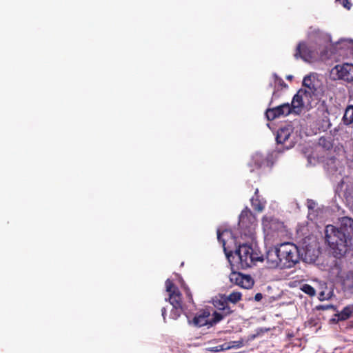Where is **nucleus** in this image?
<instances>
[{"label": "nucleus", "instance_id": "obj_1", "mask_svg": "<svg viewBox=\"0 0 353 353\" xmlns=\"http://www.w3.org/2000/svg\"><path fill=\"white\" fill-rule=\"evenodd\" d=\"M339 221V227L332 225L325 227V240L334 256L341 259L353 252V219L343 216Z\"/></svg>", "mask_w": 353, "mask_h": 353}, {"label": "nucleus", "instance_id": "obj_2", "mask_svg": "<svg viewBox=\"0 0 353 353\" xmlns=\"http://www.w3.org/2000/svg\"><path fill=\"white\" fill-rule=\"evenodd\" d=\"M226 256L232 269L245 270L255 265L257 261H262L263 258L252 246L247 243L240 244L235 252H226Z\"/></svg>", "mask_w": 353, "mask_h": 353}, {"label": "nucleus", "instance_id": "obj_3", "mask_svg": "<svg viewBox=\"0 0 353 353\" xmlns=\"http://www.w3.org/2000/svg\"><path fill=\"white\" fill-rule=\"evenodd\" d=\"M256 225L257 221L255 215L248 207H245L239 217V230L241 238L251 241H254Z\"/></svg>", "mask_w": 353, "mask_h": 353}, {"label": "nucleus", "instance_id": "obj_4", "mask_svg": "<svg viewBox=\"0 0 353 353\" xmlns=\"http://www.w3.org/2000/svg\"><path fill=\"white\" fill-rule=\"evenodd\" d=\"M212 304L218 311L212 313L211 326L218 323L234 312V310L226 299L225 294H219L216 295L212 299Z\"/></svg>", "mask_w": 353, "mask_h": 353}, {"label": "nucleus", "instance_id": "obj_5", "mask_svg": "<svg viewBox=\"0 0 353 353\" xmlns=\"http://www.w3.org/2000/svg\"><path fill=\"white\" fill-rule=\"evenodd\" d=\"M279 253L283 267L291 268L299 261L298 248L292 243H283L278 245Z\"/></svg>", "mask_w": 353, "mask_h": 353}, {"label": "nucleus", "instance_id": "obj_6", "mask_svg": "<svg viewBox=\"0 0 353 353\" xmlns=\"http://www.w3.org/2000/svg\"><path fill=\"white\" fill-rule=\"evenodd\" d=\"M318 54V48L314 43H307L301 41L296 46L294 57L301 58L305 61L310 62Z\"/></svg>", "mask_w": 353, "mask_h": 353}, {"label": "nucleus", "instance_id": "obj_7", "mask_svg": "<svg viewBox=\"0 0 353 353\" xmlns=\"http://www.w3.org/2000/svg\"><path fill=\"white\" fill-rule=\"evenodd\" d=\"M165 290L168 293V301L172 305H183L182 301V294L177 286L173 281L168 279L165 282Z\"/></svg>", "mask_w": 353, "mask_h": 353}, {"label": "nucleus", "instance_id": "obj_8", "mask_svg": "<svg viewBox=\"0 0 353 353\" xmlns=\"http://www.w3.org/2000/svg\"><path fill=\"white\" fill-rule=\"evenodd\" d=\"M230 281L231 283L245 289H250L254 285V280L250 275L243 274L232 269L230 274Z\"/></svg>", "mask_w": 353, "mask_h": 353}, {"label": "nucleus", "instance_id": "obj_9", "mask_svg": "<svg viewBox=\"0 0 353 353\" xmlns=\"http://www.w3.org/2000/svg\"><path fill=\"white\" fill-rule=\"evenodd\" d=\"M292 106L290 103H283L275 108H269L266 110L265 114L268 120L272 121L281 116H287L292 112Z\"/></svg>", "mask_w": 353, "mask_h": 353}, {"label": "nucleus", "instance_id": "obj_10", "mask_svg": "<svg viewBox=\"0 0 353 353\" xmlns=\"http://www.w3.org/2000/svg\"><path fill=\"white\" fill-rule=\"evenodd\" d=\"M265 259L269 268L285 269V268L283 267V263H281L278 246L271 248L268 250Z\"/></svg>", "mask_w": 353, "mask_h": 353}, {"label": "nucleus", "instance_id": "obj_11", "mask_svg": "<svg viewBox=\"0 0 353 353\" xmlns=\"http://www.w3.org/2000/svg\"><path fill=\"white\" fill-rule=\"evenodd\" d=\"M333 70L339 79L346 81H353V65L350 63H344L342 65H336Z\"/></svg>", "mask_w": 353, "mask_h": 353}, {"label": "nucleus", "instance_id": "obj_12", "mask_svg": "<svg viewBox=\"0 0 353 353\" xmlns=\"http://www.w3.org/2000/svg\"><path fill=\"white\" fill-rule=\"evenodd\" d=\"M307 93H309V92L307 91V90L303 89H300L297 92V93L293 97L291 104H290V106H292V110H294V112H296V109H299V110H300V109L303 106V97H309Z\"/></svg>", "mask_w": 353, "mask_h": 353}, {"label": "nucleus", "instance_id": "obj_13", "mask_svg": "<svg viewBox=\"0 0 353 353\" xmlns=\"http://www.w3.org/2000/svg\"><path fill=\"white\" fill-rule=\"evenodd\" d=\"M210 312L208 310H203L201 314H197L193 319V323L196 326L202 327L207 325H210L211 319H209Z\"/></svg>", "mask_w": 353, "mask_h": 353}, {"label": "nucleus", "instance_id": "obj_14", "mask_svg": "<svg viewBox=\"0 0 353 353\" xmlns=\"http://www.w3.org/2000/svg\"><path fill=\"white\" fill-rule=\"evenodd\" d=\"M290 128H280L277 132V135L276 137V142L281 144L285 143L290 138Z\"/></svg>", "mask_w": 353, "mask_h": 353}, {"label": "nucleus", "instance_id": "obj_15", "mask_svg": "<svg viewBox=\"0 0 353 353\" xmlns=\"http://www.w3.org/2000/svg\"><path fill=\"white\" fill-rule=\"evenodd\" d=\"M250 202L254 210L258 212H261L266 204V201L261 197L251 198Z\"/></svg>", "mask_w": 353, "mask_h": 353}, {"label": "nucleus", "instance_id": "obj_16", "mask_svg": "<svg viewBox=\"0 0 353 353\" xmlns=\"http://www.w3.org/2000/svg\"><path fill=\"white\" fill-rule=\"evenodd\" d=\"M353 313V305L345 306L342 311L337 314L339 321H345L348 319Z\"/></svg>", "mask_w": 353, "mask_h": 353}, {"label": "nucleus", "instance_id": "obj_17", "mask_svg": "<svg viewBox=\"0 0 353 353\" xmlns=\"http://www.w3.org/2000/svg\"><path fill=\"white\" fill-rule=\"evenodd\" d=\"M343 121L346 125L353 123V105H349L346 108L343 117Z\"/></svg>", "mask_w": 353, "mask_h": 353}, {"label": "nucleus", "instance_id": "obj_18", "mask_svg": "<svg viewBox=\"0 0 353 353\" xmlns=\"http://www.w3.org/2000/svg\"><path fill=\"white\" fill-rule=\"evenodd\" d=\"M276 223H278L277 220L272 216H264L262 219V225L266 230H274V225Z\"/></svg>", "mask_w": 353, "mask_h": 353}, {"label": "nucleus", "instance_id": "obj_19", "mask_svg": "<svg viewBox=\"0 0 353 353\" xmlns=\"http://www.w3.org/2000/svg\"><path fill=\"white\" fill-rule=\"evenodd\" d=\"M319 145L326 150H330L333 147L332 139L331 137H321L319 139Z\"/></svg>", "mask_w": 353, "mask_h": 353}, {"label": "nucleus", "instance_id": "obj_20", "mask_svg": "<svg viewBox=\"0 0 353 353\" xmlns=\"http://www.w3.org/2000/svg\"><path fill=\"white\" fill-rule=\"evenodd\" d=\"M303 85L306 87L308 89L309 93L307 94L309 97H311V94H314L315 88L314 85L312 81L311 77L310 76H306L304 77L303 80Z\"/></svg>", "mask_w": 353, "mask_h": 353}, {"label": "nucleus", "instance_id": "obj_21", "mask_svg": "<svg viewBox=\"0 0 353 353\" xmlns=\"http://www.w3.org/2000/svg\"><path fill=\"white\" fill-rule=\"evenodd\" d=\"M184 312L183 305H172V309L170 312V318L176 320L181 314Z\"/></svg>", "mask_w": 353, "mask_h": 353}, {"label": "nucleus", "instance_id": "obj_22", "mask_svg": "<svg viewBox=\"0 0 353 353\" xmlns=\"http://www.w3.org/2000/svg\"><path fill=\"white\" fill-rule=\"evenodd\" d=\"M242 299V294L239 292H232L229 295H226V299L230 303L235 305L236 303L240 301Z\"/></svg>", "mask_w": 353, "mask_h": 353}, {"label": "nucleus", "instance_id": "obj_23", "mask_svg": "<svg viewBox=\"0 0 353 353\" xmlns=\"http://www.w3.org/2000/svg\"><path fill=\"white\" fill-rule=\"evenodd\" d=\"M301 290L305 294L309 295L311 297L314 296L316 294L315 289L312 285L307 283L303 284L301 287Z\"/></svg>", "mask_w": 353, "mask_h": 353}, {"label": "nucleus", "instance_id": "obj_24", "mask_svg": "<svg viewBox=\"0 0 353 353\" xmlns=\"http://www.w3.org/2000/svg\"><path fill=\"white\" fill-rule=\"evenodd\" d=\"M181 287L185 292L186 296L188 298V302L190 303H194V300H193V297H192V294L190 291V289L189 288V287L185 284V283L183 281H181Z\"/></svg>", "mask_w": 353, "mask_h": 353}, {"label": "nucleus", "instance_id": "obj_25", "mask_svg": "<svg viewBox=\"0 0 353 353\" xmlns=\"http://www.w3.org/2000/svg\"><path fill=\"white\" fill-rule=\"evenodd\" d=\"M230 350L229 343H225L222 345L210 347L209 349V351L212 352H218L220 351H224V350Z\"/></svg>", "mask_w": 353, "mask_h": 353}, {"label": "nucleus", "instance_id": "obj_26", "mask_svg": "<svg viewBox=\"0 0 353 353\" xmlns=\"http://www.w3.org/2000/svg\"><path fill=\"white\" fill-rule=\"evenodd\" d=\"M263 161L260 159H256L254 160L253 163L250 165L251 167V172H253L255 169H260L262 167Z\"/></svg>", "mask_w": 353, "mask_h": 353}, {"label": "nucleus", "instance_id": "obj_27", "mask_svg": "<svg viewBox=\"0 0 353 353\" xmlns=\"http://www.w3.org/2000/svg\"><path fill=\"white\" fill-rule=\"evenodd\" d=\"M228 343H229L230 349L240 348V347H243V341H230Z\"/></svg>", "mask_w": 353, "mask_h": 353}, {"label": "nucleus", "instance_id": "obj_28", "mask_svg": "<svg viewBox=\"0 0 353 353\" xmlns=\"http://www.w3.org/2000/svg\"><path fill=\"white\" fill-rule=\"evenodd\" d=\"M224 233V232H221L219 230H217V239L218 241L222 243L223 246V249H224V252L226 254L227 252V250L225 247V241L224 239H222V234Z\"/></svg>", "mask_w": 353, "mask_h": 353}, {"label": "nucleus", "instance_id": "obj_29", "mask_svg": "<svg viewBox=\"0 0 353 353\" xmlns=\"http://www.w3.org/2000/svg\"><path fill=\"white\" fill-rule=\"evenodd\" d=\"M336 2L342 5L347 10H350L352 6V4L349 0H336Z\"/></svg>", "mask_w": 353, "mask_h": 353}, {"label": "nucleus", "instance_id": "obj_30", "mask_svg": "<svg viewBox=\"0 0 353 353\" xmlns=\"http://www.w3.org/2000/svg\"><path fill=\"white\" fill-rule=\"evenodd\" d=\"M274 77L275 78V81H278V83H279V85L281 86H283V87H285L287 86L286 83H285V81L281 79V78H279L276 74H274Z\"/></svg>", "mask_w": 353, "mask_h": 353}, {"label": "nucleus", "instance_id": "obj_31", "mask_svg": "<svg viewBox=\"0 0 353 353\" xmlns=\"http://www.w3.org/2000/svg\"><path fill=\"white\" fill-rule=\"evenodd\" d=\"M263 299V295L261 293H256L254 296V300L256 301H260Z\"/></svg>", "mask_w": 353, "mask_h": 353}, {"label": "nucleus", "instance_id": "obj_32", "mask_svg": "<svg viewBox=\"0 0 353 353\" xmlns=\"http://www.w3.org/2000/svg\"><path fill=\"white\" fill-rule=\"evenodd\" d=\"M161 315L163 318L164 321H165V316H166V309L165 307H162L161 309Z\"/></svg>", "mask_w": 353, "mask_h": 353}, {"label": "nucleus", "instance_id": "obj_33", "mask_svg": "<svg viewBox=\"0 0 353 353\" xmlns=\"http://www.w3.org/2000/svg\"><path fill=\"white\" fill-rule=\"evenodd\" d=\"M319 299L320 301H324L325 299V292H321L319 294Z\"/></svg>", "mask_w": 353, "mask_h": 353}, {"label": "nucleus", "instance_id": "obj_34", "mask_svg": "<svg viewBox=\"0 0 353 353\" xmlns=\"http://www.w3.org/2000/svg\"><path fill=\"white\" fill-rule=\"evenodd\" d=\"M257 197H261L260 194H259V189L256 188L254 191V196H252V198H257Z\"/></svg>", "mask_w": 353, "mask_h": 353}, {"label": "nucleus", "instance_id": "obj_35", "mask_svg": "<svg viewBox=\"0 0 353 353\" xmlns=\"http://www.w3.org/2000/svg\"><path fill=\"white\" fill-rule=\"evenodd\" d=\"M308 253H309V251H306V252H305V257H307V255L308 254Z\"/></svg>", "mask_w": 353, "mask_h": 353}, {"label": "nucleus", "instance_id": "obj_36", "mask_svg": "<svg viewBox=\"0 0 353 353\" xmlns=\"http://www.w3.org/2000/svg\"><path fill=\"white\" fill-rule=\"evenodd\" d=\"M310 261H315V258L314 259H310Z\"/></svg>", "mask_w": 353, "mask_h": 353}]
</instances>
